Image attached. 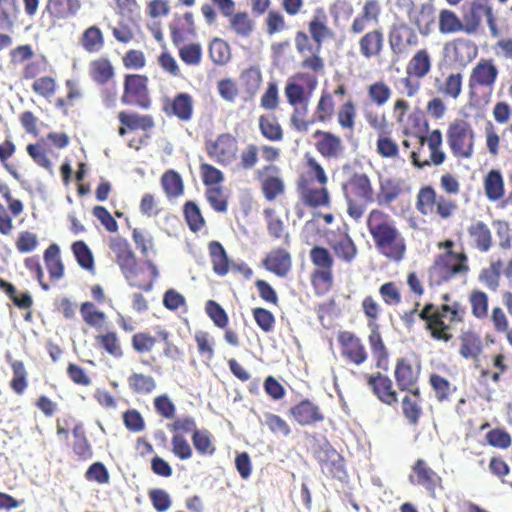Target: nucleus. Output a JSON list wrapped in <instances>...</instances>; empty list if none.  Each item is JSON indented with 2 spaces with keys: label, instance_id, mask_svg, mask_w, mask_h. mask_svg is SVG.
<instances>
[{
  "label": "nucleus",
  "instance_id": "nucleus-63",
  "mask_svg": "<svg viewBox=\"0 0 512 512\" xmlns=\"http://www.w3.org/2000/svg\"><path fill=\"white\" fill-rule=\"evenodd\" d=\"M333 270H313L311 273V284L318 296H324L333 287Z\"/></svg>",
  "mask_w": 512,
  "mask_h": 512
},
{
  "label": "nucleus",
  "instance_id": "nucleus-38",
  "mask_svg": "<svg viewBox=\"0 0 512 512\" xmlns=\"http://www.w3.org/2000/svg\"><path fill=\"white\" fill-rule=\"evenodd\" d=\"M401 402L402 413L411 426H418L422 416V397L420 389L408 391Z\"/></svg>",
  "mask_w": 512,
  "mask_h": 512
},
{
  "label": "nucleus",
  "instance_id": "nucleus-55",
  "mask_svg": "<svg viewBox=\"0 0 512 512\" xmlns=\"http://www.w3.org/2000/svg\"><path fill=\"white\" fill-rule=\"evenodd\" d=\"M471 314L478 320L488 317L489 297L480 289H472L468 295Z\"/></svg>",
  "mask_w": 512,
  "mask_h": 512
},
{
  "label": "nucleus",
  "instance_id": "nucleus-64",
  "mask_svg": "<svg viewBox=\"0 0 512 512\" xmlns=\"http://www.w3.org/2000/svg\"><path fill=\"white\" fill-rule=\"evenodd\" d=\"M183 215L189 229L198 232L206 225V221L198 205L193 201H187L183 206Z\"/></svg>",
  "mask_w": 512,
  "mask_h": 512
},
{
  "label": "nucleus",
  "instance_id": "nucleus-24",
  "mask_svg": "<svg viewBox=\"0 0 512 512\" xmlns=\"http://www.w3.org/2000/svg\"><path fill=\"white\" fill-rule=\"evenodd\" d=\"M68 143L69 138L65 133H49L39 143L29 144L27 152L33 159L48 160V157L54 154V148L62 149Z\"/></svg>",
  "mask_w": 512,
  "mask_h": 512
},
{
  "label": "nucleus",
  "instance_id": "nucleus-13",
  "mask_svg": "<svg viewBox=\"0 0 512 512\" xmlns=\"http://www.w3.org/2000/svg\"><path fill=\"white\" fill-rule=\"evenodd\" d=\"M121 103L123 105H135L145 110L151 107L152 99L147 75L135 73L124 75Z\"/></svg>",
  "mask_w": 512,
  "mask_h": 512
},
{
  "label": "nucleus",
  "instance_id": "nucleus-56",
  "mask_svg": "<svg viewBox=\"0 0 512 512\" xmlns=\"http://www.w3.org/2000/svg\"><path fill=\"white\" fill-rule=\"evenodd\" d=\"M259 128L262 135L271 141H280L283 130L274 114H264L259 117Z\"/></svg>",
  "mask_w": 512,
  "mask_h": 512
},
{
  "label": "nucleus",
  "instance_id": "nucleus-12",
  "mask_svg": "<svg viewBox=\"0 0 512 512\" xmlns=\"http://www.w3.org/2000/svg\"><path fill=\"white\" fill-rule=\"evenodd\" d=\"M457 207L456 201L437 195L431 186H424L418 191L416 209L423 216L436 214L441 219H448L453 216Z\"/></svg>",
  "mask_w": 512,
  "mask_h": 512
},
{
  "label": "nucleus",
  "instance_id": "nucleus-26",
  "mask_svg": "<svg viewBox=\"0 0 512 512\" xmlns=\"http://www.w3.org/2000/svg\"><path fill=\"white\" fill-rule=\"evenodd\" d=\"M313 138L316 150L324 158L336 159L344 152L345 147L341 138L330 131L317 130Z\"/></svg>",
  "mask_w": 512,
  "mask_h": 512
},
{
  "label": "nucleus",
  "instance_id": "nucleus-42",
  "mask_svg": "<svg viewBox=\"0 0 512 512\" xmlns=\"http://www.w3.org/2000/svg\"><path fill=\"white\" fill-rule=\"evenodd\" d=\"M208 251L214 273L218 276L227 275L230 271L231 263L223 245L213 240L208 244Z\"/></svg>",
  "mask_w": 512,
  "mask_h": 512
},
{
  "label": "nucleus",
  "instance_id": "nucleus-57",
  "mask_svg": "<svg viewBox=\"0 0 512 512\" xmlns=\"http://www.w3.org/2000/svg\"><path fill=\"white\" fill-rule=\"evenodd\" d=\"M80 314L83 321L90 327L101 328L106 323L105 313L99 310L93 302L86 301L80 306Z\"/></svg>",
  "mask_w": 512,
  "mask_h": 512
},
{
  "label": "nucleus",
  "instance_id": "nucleus-6",
  "mask_svg": "<svg viewBox=\"0 0 512 512\" xmlns=\"http://www.w3.org/2000/svg\"><path fill=\"white\" fill-rule=\"evenodd\" d=\"M459 355L465 360H471L475 369L479 370V377L482 381L491 379L494 383L500 381L501 375L507 370L505 356L501 353L493 357L494 371L480 365V356L483 353L484 345L481 337L474 331L467 330L459 335Z\"/></svg>",
  "mask_w": 512,
  "mask_h": 512
},
{
  "label": "nucleus",
  "instance_id": "nucleus-52",
  "mask_svg": "<svg viewBox=\"0 0 512 512\" xmlns=\"http://www.w3.org/2000/svg\"><path fill=\"white\" fill-rule=\"evenodd\" d=\"M193 447L201 456H212L216 452V446L212 433L207 429H199L191 435Z\"/></svg>",
  "mask_w": 512,
  "mask_h": 512
},
{
  "label": "nucleus",
  "instance_id": "nucleus-39",
  "mask_svg": "<svg viewBox=\"0 0 512 512\" xmlns=\"http://www.w3.org/2000/svg\"><path fill=\"white\" fill-rule=\"evenodd\" d=\"M474 247L480 252H488L493 245V236L489 226L483 221H474L467 229Z\"/></svg>",
  "mask_w": 512,
  "mask_h": 512
},
{
  "label": "nucleus",
  "instance_id": "nucleus-11",
  "mask_svg": "<svg viewBox=\"0 0 512 512\" xmlns=\"http://www.w3.org/2000/svg\"><path fill=\"white\" fill-rule=\"evenodd\" d=\"M448 145L456 158H470L473 155L475 132L465 119H454L446 131Z\"/></svg>",
  "mask_w": 512,
  "mask_h": 512
},
{
  "label": "nucleus",
  "instance_id": "nucleus-37",
  "mask_svg": "<svg viewBox=\"0 0 512 512\" xmlns=\"http://www.w3.org/2000/svg\"><path fill=\"white\" fill-rule=\"evenodd\" d=\"M88 74L95 84L105 86L114 78L115 68L108 57H98L90 61Z\"/></svg>",
  "mask_w": 512,
  "mask_h": 512
},
{
  "label": "nucleus",
  "instance_id": "nucleus-16",
  "mask_svg": "<svg viewBox=\"0 0 512 512\" xmlns=\"http://www.w3.org/2000/svg\"><path fill=\"white\" fill-rule=\"evenodd\" d=\"M391 53L397 57L405 56L419 43L416 31L406 23L393 24L388 33Z\"/></svg>",
  "mask_w": 512,
  "mask_h": 512
},
{
  "label": "nucleus",
  "instance_id": "nucleus-17",
  "mask_svg": "<svg viewBox=\"0 0 512 512\" xmlns=\"http://www.w3.org/2000/svg\"><path fill=\"white\" fill-rule=\"evenodd\" d=\"M477 44L468 38L457 37L444 43L443 55L454 65L465 67L477 58Z\"/></svg>",
  "mask_w": 512,
  "mask_h": 512
},
{
  "label": "nucleus",
  "instance_id": "nucleus-18",
  "mask_svg": "<svg viewBox=\"0 0 512 512\" xmlns=\"http://www.w3.org/2000/svg\"><path fill=\"white\" fill-rule=\"evenodd\" d=\"M337 342L343 359L360 366L368 360V351L362 339L352 331L343 330L337 334Z\"/></svg>",
  "mask_w": 512,
  "mask_h": 512
},
{
  "label": "nucleus",
  "instance_id": "nucleus-27",
  "mask_svg": "<svg viewBox=\"0 0 512 512\" xmlns=\"http://www.w3.org/2000/svg\"><path fill=\"white\" fill-rule=\"evenodd\" d=\"M118 121L120 123L118 129L120 136H124L128 131L148 132L155 126L153 116L133 111H120L118 113Z\"/></svg>",
  "mask_w": 512,
  "mask_h": 512
},
{
  "label": "nucleus",
  "instance_id": "nucleus-36",
  "mask_svg": "<svg viewBox=\"0 0 512 512\" xmlns=\"http://www.w3.org/2000/svg\"><path fill=\"white\" fill-rule=\"evenodd\" d=\"M438 30L441 34H455L463 32L471 35L467 21H462L460 17L450 9H442L438 14Z\"/></svg>",
  "mask_w": 512,
  "mask_h": 512
},
{
  "label": "nucleus",
  "instance_id": "nucleus-22",
  "mask_svg": "<svg viewBox=\"0 0 512 512\" xmlns=\"http://www.w3.org/2000/svg\"><path fill=\"white\" fill-rule=\"evenodd\" d=\"M162 111L180 121H190L194 112V99L189 93H177L174 97L163 100Z\"/></svg>",
  "mask_w": 512,
  "mask_h": 512
},
{
  "label": "nucleus",
  "instance_id": "nucleus-43",
  "mask_svg": "<svg viewBox=\"0 0 512 512\" xmlns=\"http://www.w3.org/2000/svg\"><path fill=\"white\" fill-rule=\"evenodd\" d=\"M432 70V57L428 49L417 50L406 66V72L414 74L417 78H425Z\"/></svg>",
  "mask_w": 512,
  "mask_h": 512
},
{
  "label": "nucleus",
  "instance_id": "nucleus-23",
  "mask_svg": "<svg viewBox=\"0 0 512 512\" xmlns=\"http://www.w3.org/2000/svg\"><path fill=\"white\" fill-rule=\"evenodd\" d=\"M257 176L266 200L273 201L278 196L284 194L285 186L278 167L272 164L266 165L261 170H258Z\"/></svg>",
  "mask_w": 512,
  "mask_h": 512
},
{
  "label": "nucleus",
  "instance_id": "nucleus-4",
  "mask_svg": "<svg viewBox=\"0 0 512 512\" xmlns=\"http://www.w3.org/2000/svg\"><path fill=\"white\" fill-rule=\"evenodd\" d=\"M465 315L466 307L458 301L442 304L439 307L428 303L419 312V318L425 322V328L430 332L431 337L443 342L452 340L451 326L462 323Z\"/></svg>",
  "mask_w": 512,
  "mask_h": 512
},
{
  "label": "nucleus",
  "instance_id": "nucleus-28",
  "mask_svg": "<svg viewBox=\"0 0 512 512\" xmlns=\"http://www.w3.org/2000/svg\"><path fill=\"white\" fill-rule=\"evenodd\" d=\"M262 266L278 277H286L292 269V256L290 252L281 247L269 251L262 260Z\"/></svg>",
  "mask_w": 512,
  "mask_h": 512
},
{
  "label": "nucleus",
  "instance_id": "nucleus-46",
  "mask_svg": "<svg viewBox=\"0 0 512 512\" xmlns=\"http://www.w3.org/2000/svg\"><path fill=\"white\" fill-rule=\"evenodd\" d=\"M335 114V102L333 95L329 92L323 91L317 102L311 122L312 123H328Z\"/></svg>",
  "mask_w": 512,
  "mask_h": 512
},
{
  "label": "nucleus",
  "instance_id": "nucleus-50",
  "mask_svg": "<svg viewBox=\"0 0 512 512\" xmlns=\"http://www.w3.org/2000/svg\"><path fill=\"white\" fill-rule=\"evenodd\" d=\"M44 262L50 278L59 280L64 275V265L60 257V249L56 244H51L44 252Z\"/></svg>",
  "mask_w": 512,
  "mask_h": 512
},
{
  "label": "nucleus",
  "instance_id": "nucleus-62",
  "mask_svg": "<svg viewBox=\"0 0 512 512\" xmlns=\"http://www.w3.org/2000/svg\"><path fill=\"white\" fill-rule=\"evenodd\" d=\"M363 116L368 126L379 135L386 134L389 129V122L385 112L371 107H365Z\"/></svg>",
  "mask_w": 512,
  "mask_h": 512
},
{
  "label": "nucleus",
  "instance_id": "nucleus-40",
  "mask_svg": "<svg viewBox=\"0 0 512 512\" xmlns=\"http://www.w3.org/2000/svg\"><path fill=\"white\" fill-rule=\"evenodd\" d=\"M357 108L352 100L344 102L337 111V122L347 139L355 134Z\"/></svg>",
  "mask_w": 512,
  "mask_h": 512
},
{
  "label": "nucleus",
  "instance_id": "nucleus-30",
  "mask_svg": "<svg viewBox=\"0 0 512 512\" xmlns=\"http://www.w3.org/2000/svg\"><path fill=\"white\" fill-rule=\"evenodd\" d=\"M384 32L377 27L365 32L359 39V51L365 59L380 57L384 50Z\"/></svg>",
  "mask_w": 512,
  "mask_h": 512
},
{
  "label": "nucleus",
  "instance_id": "nucleus-10",
  "mask_svg": "<svg viewBox=\"0 0 512 512\" xmlns=\"http://www.w3.org/2000/svg\"><path fill=\"white\" fill-rule=\"evenodd\" d=\"M499 67L493 58H480L472 67L468 77V92L471 99L486 92L487 101L499 78Z\"/></svg>",
  "mask_w": 512,
  "mask_h": 512
},
{
  "label": "nucleus",
  "instance_id": "nucleus-47",
  "mask_svg": "<svg viewBox=\"0 0 512 512\" xmlns=\"http://www.w3.org/2000/svg\"><path fill=\"white\" fill-rule=\"evenodd\" d=\"M74 441L72 451L79 461H88L93 457V449L86 437L82 424H77L73 428Z\"/></svg>",
  "mask_w": 512,
  "mask_h": 512
},
{
  "label": "nucleus",
  "instance_id": "nucleus-61",
  "mask_svg": "<svg viewBox=\"0 0 512 512\" xmlns=\"http://www.w3.org/2000/svg\"><path fill=\"white\" fill-rule=\"evenodd\" d=\"M194 341L196 343L199 356L206 362L212 361L215 356V341L210 333L207 331L198 330L194 334Z\"/></svg>",
  "mask_w": 512,
  "mask_h": 512
},
{
  "label": "nucleus",
  "instance_id": "nucleus-44",
  "mask_svg": "<svg viewBox=\"0 0 512 512\" xmlns=\"http://www.w3.org/2000/svg\"><path fill=\"white\" fill-rule=\"evenodd\" d=\"M240 86L248 98H253L262 85V73L257 65L244 69L239 76Z\"/></svg>",
  "mask_w": 512,
  "mask_h": 512
},
{
  "label": "nucleus",
  "instance_id": "nucleus-54",
  "mask_svg": "<svg viewBox=\"0 0 512 512\" xmlns=\"http://www.w3.org/2000/svg\"><path fill=\"white\" fill-rule=\"evenodd\" d=\"M230 29L241 38H249L255 28V23L246 11L235 13L229 18Z\"/></svg>",
  "mask_w": 512,
  "mask_h": 512
},
{
  "label": "nucleus",
  "instance_id": "nucleus-49",
  "mask_svg": "<svg viewBox=\"0 0 512 512\" xmlns=\"http://www.w3.org/2000/svg\"><path fill=\"white\" fill-rule=\"evenodd\" d=\"M96 344L110 356L120 359L123 357L124 352L122 349L121 341L115 331H106L105 333L95 336Z\"/></svg>",
  "mask_w": 512,
  "mask_h": 512
},
{
  "label": "nucleus",
  "instance_id": "nucleus-45",
  "mask_svg": "<svg viewBox=\"0 0 512 512\" xmlns=\"http://www.w3.org/2000/svg\"><path fill=\"white\" fill-rule=\"evenodd\" d=\"M79 43L87 53H99L105 46L104 34L98 26L92 25L83 31Z\"/></svg>",
  "mask_w": 512,
  "mask_h": 512
},
{
  "label": "nucleus",
  "instance_id": "nucleus-14",
  "mask_svg": "<svg viewBox=\"0 0 512 512\" xmlns=\"http://www.w3.org/2000/svg\"><path fill=\"white\" fill-rule=\"evenodd\" d=\"M326 241L338 260L351 264L357 259L359 250L349 234L347 225L329 231L326 234Z\"/></svg>",
  "mask_w": 512,
  "mask_h": 512
},
{
  "label": "nucleus",
  "instance_id": "nucleus-1",
  "mask_svg": "<svg viewBox=\"0 0 512 512\" xmlns=\"http://www.w3.org/2000/svg\"><path fill=\"white\" fill-rule=\"evenodd\" d=\"M308 33L298 30L295 33L294 44L301 57V67L314 74H323L325 59L321 52L323 43L335 37L334 30L328 25V16L323 9H317L307 24Z\"/></svg>",
  "mask_w": 512,
  "mask_h": 512
},
{
  "label": "nucleus",
  "instance_id": "nucleus-51",
  "mask_svg": "<svg viewBox=\"0 0 512 512\" xmlns=\"http://www.w3.org/2000/svg\"><path fill=\"white\" fill-rule=\"evenodd\" d=\"M326 458L321 460V467L331 477L342 479L345 475V464L343 457L335 450L325 451Z\"/></svg>",
  "mask_w": 512,
  "mask_h": 512
},
{
  "label": "nucleus",
  "instance_id": "nucleus-2",
  "mask_svg": "<svg viewBox=\"0 0 512 512\" xmlns=\"http://www.w3.org/2000/svg\"><path fill=\"white\" fill-rule=\"evenodd\" d=\"M108 246L128 285L144 292L151 291L160 275L157 265L150 259L139 261L129 242L123 237L111 238Z\"/></svg>",
  "mask_w": 512,
  "mask_h": 512
},
{
  "label": "nucleus",
  "instance_id": "nucleus-53",
  "mask_svg": "<svg viewBox=\"0 0 512 512\" xmlns=\"http://www.w3.org/2000/svg\"><path fill=\"white\" fill-rule=\"evenodd\" d=\"M428 382L440 403L449 401L456 391V387L447 378L437 373L430 374Z\"/></svg>",
  "mask_w": 512,
  "mask_h": 512
},
{
  "label": "nucleus",
  "instance_id": "nucleus-60",
  "mask_svg": "<svg viewBox=\"0 0 512 512\" xmlns=\"http://www.w3.org/2000/svg\"><path fill=\"white\" fill-rule=\"evenodd\" d=\"M10 366L13 372L10 388L17 395H22L28 387V373L25 365L20 360H13L10 362Z\"/></svg>",
  "mask_w": 512,
  "mask_h": 512
},
{
  "label": "nucleus",
  "instance_id": "nucleus-8",
  "mask_svg": "<svg viewBox=\"0 0 512 512\" xmlns=\"http://www.w3.org/2000/svg\"><path fill=\"white\" fill-rule=\"evenodd\" d=\"M392 113L405 135L424 139V135L429 131V121L425 111L419 106L411 107L404 98H397L393 103Z\"/></svg>",
  "mask_w": 512,
  "mask_h": 512
},
{
  "label": "nucleus",
  "instance_id": "nucleus-5",
  "mask_svg": "<svg viewBox=\"0 0 512 512\" xmlns=\"http://www.w3.org/2000/svg\"><path fill=\"white\" fill-rule=\"evenodd\" d=\"M327 176L318 162H307L306 169L297 180V192L301 202L311 208H329L331 198L326 188Z\"/></svg>",
  "mask_w": 512,
  "mask_h": 512
},
{
  "label": "nucleus",
  "instance_id": "nucleus-59",
  "mask_svg": "<svg viewBox=\"0 0 512 512\" xmlns=\"http://www.w3.org/2000/svg\"><path fill=\"white\" fill-rule=\"evenodd\" d=\"M71 250L79 266L89 272L95 270V261L91 249L83 240L75 241Z\"/></svg>",
  "mask_w": 512,
  "mask_h": 512
},
{
  "label": "nucleus",
  "instance_id": "nucleus-9",
  "mask_svg": "<svg viewBox=\"0 0 512 512\" xmlns=\"http://www.w3.org/2000/svg\"><path fill=\"white\" fill-rule=\"evenodd\" d=\"M344 195L348 204L347 213L354 220H359L367 207L373 201V188L365 174L353 175L343 185Z\"/></svg>",
  "mask_w": 512,
  "mask_h": 512
},
{
  "label": "nucleus",
  "instance_id": "nucleus-41",
  "mask_svg": "<svg viewBox=\"0 0 512 512\" xmlns=\"http://www.w3.org/2000/svg\"><path fill=\"white\" fill-rule=\"evenodd\" d=\"M80 7V0H48L45 10L51 18L64 20L74 16Z\"/></svg>",
  "mask_w": 512,
  "mask_h": 512
},
{
  "label": "nucleus",
  "instance_id": "nucleus-19",
  "mask_svg": "<svg viewBox=\"0 0 512 512\" xmlns=\"http://www.w3.org/2000/svg\"><path fill=\"white\" fill-rule=\"evenodd\" d=\"M409 481L413 485L423 487L430 495H434L436 489L441 486L442 478L426 460L418 458L411 466Z\"/></svg>",
  "mask_w": 512,
  "mask_h": 512
},
{
  "label": "nucleus",
  "instance_id": "nucleus-33",
  "mask_svg": "<svg viewBox=\"0 0 512 512\" xmlns=\"http://www.w3.org/2000/svg\"><path fill=\"white\" fill-rule=\"evenodd\" d=\"M434 88L444 98L456 100L463 90V75L460 72H450L434 79Z\"/></svg>",
  "mask_w": 512,
  "mask_h": 512
},
{
  "label": "nucleus",
  "instance_id": "nucleus-48",
  "mask_svg": "<svg viewBox=\"0 0 512 512\" xmlns=\"http://www.w3.org/2000/svg\"><path fill=\"white\" fill-rule=\"evenodd\" d=\"M129 389L136 395H149L157 387L156 380L141 372H133L127 378Z\"/></svg>",
  "mask_w": 512,
  "mask_h": 512
},
{
  "label": "nucleus",
  "instance_id": "nucleus-3",
  "mask_svg": "<svg viewBox=\"0 0 512 512\" xmlns=\"http://www.w3.org/2000/svg\"><path fill=\"white\" fill-rule=\"evenodd\" d=\"M377 252L392 262H400L407 251L406 239L392 217L380 209H372L366 221Z\"/></svg>",
  "mask_w": 512,
  "mask_h": 512
},
{
  "label": "nucleus",
  "instance_id": "nucleus-32",
  "mask_svg": "<svg viewBox=\"0 0 512 512\" xmlns=\"http://www.w3.org/2000/svg\"><path fill=\"white\" fill-rule=\"evenodd\" d=\"M290 415L302 425H314L324 420L320 407L308 399H304L290 408Z\"/></svg>",
  "mask_w": 512,
  "mask_h": 512
},
{
  "label": "nucleus",
  "instance_id": "nucleus-29",
  "mask_svg": "<svg viewBox=\"0 0 512 512\" xmlns=\"http://www.w3.org/2000/svg\"><path fill=\"white\" fill-rule=\"evenodd\" d=\"M208 156L217 160H231L238 152V143L230 134H221L214 141L206 142Z\"/></svg>",
  "mask_w": 512,
  "mask_h": 512
},
{
  "label": "nucleus",
  "instance_id": "nucleus-7",
  "mask_svg": "<svg viewBox=\"0 0 512 512\" xmlns=\"http://www.w3.org/2000/svg\"><path fill=\"white\" fill-rule=\"evenodd\" d=\"M470 272L469 258L461 248L460 251H448L438 254L427 271L430 286H440L458 277H465Z\"/></svg>",
  "mask_w": 512,
  "mask_h": 512
},
{
  "label": "nucleus",
  "instance_id": "nucleus-58",
  "mask_svg": "<svg viewBox=\"0 0 512 512\" xmlns=\"http://www.w3.org/2000/svg\"><path fill=\"white\" fill-rule=\"evenodd\" d=\"M264 216L267 220V229L269 235L275 239H282L284 244L289 245V233L285 230L283 221L275 216V211L271 208L265 209Z\"/></svg>",
  "mask_w": 512,
  "mask_h": 512
},
{
  "label": "nucleus",
  "instance_id": "nucleus-15",
  "mask_svg": "<svg viewBox=\"0 0 512 512\" xmlns=\"http://www.w3.org/2000/svg\"><path fill=\"white\" fill-rule=\"evenodd\" d=\"M484 18L491 36L497 37L499 28L491 0H472L468 13L465 15L471 34H475L480 29Z\"/></svg>",
  "mask_w": 512,
  "mask_h": 512
},
{
  "label": "nucleus",
  "instance_id": "nucleus-35",
  "mask_svg": "<svg viewBox=\"0 0 512 512\" xmlns=\"http://www.w3.org/2000/svg\"><path fill=\"white\" fill-rule=\"evenodd\" d=\"M368 335V343L377 368L388 370L389 352L380 332V327H371Z\"/></svg>",
  "mask_w": 512,
  "mask_h": 512
},
{
  "label": "nucleus",
  "instance_id": "nucleus-21",
  "mask_svg": "<svg viewBox=\"0 0 512 512\" xmlns=\"http://www.w3.org/2000/svg\"><path fill=\"white\" fill-rule=\"evenodd\" d=\"M420 373V363L412 362L408 358L397 359L394 377L397 387L401 391H413L414 389H419L418 381Z\"/></svg>",
  "mask_w": 512,
  "mask_h": 512
},
{
  "label": "nucleus",
  "instance_id": "nucleus-34",
  "mask_svg": "<svg viewBox=\"0 0 512 512\" xmlns=\"http://www.w3.org/2000/svg\"><path fill=\"white\" fill-rule=\"evenodd\" d=\"M171 39L174 46L179 47L190 36L195 35L194 15L192 12H185L182 17L177 18L169 25Z\"/></svg>",
  "mask_w": 512,
  "mask_h": 512
},
{
  "label": "nucleus",
  "instance_id": "nucleus-31",
  "mask_svg": "<svg viewBox=\"0 0 512 512\" xmlns=\"http://www.w3.org/2000/svg\"><path fill=\"white\" fill-rule=\"evenodd\" d=\"M409 191L404 180L388 178L380 182L376 200L380 206L391 208L395 201Z\"/></svg>",
  "mask_w": 512,
  "mask_h": 512
},
{
  "label": "nucleus",
  "instance_id": "nucleus-25",
  "mask_svg": "<svg viewBox=\"0 0 512 512\" xmlns=\"http://www.w3.org/2000/svg\"><path fill=\"white\" fill-rule=\"evenodd\" d=\"M367 384L373 391L374 395L382 403L393 406L398 402V394L394 389L393 382L389 376L380 372L367 375Z\"/></svg>",
  "mask_w": 512,
  "mask_h": 512
},
{
  "label": "nucleus",
  "instance_id": "nucleus-20",
  "mask_svg": "<svg viewBox=\"0 0 512 512\" xmlns=\"http://www.w3.org/2000/svg\"><path fill=\"white\" fill-rule=\"evenodd\" d=\"M382 10L379 0H366L360 13L352 20L350 32L359 35L364 33L369 27H379Z\"/></svg>",
  "mask_w": 512,
  "mask_h": 512
}]
</instances>
